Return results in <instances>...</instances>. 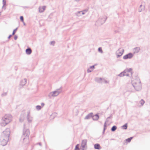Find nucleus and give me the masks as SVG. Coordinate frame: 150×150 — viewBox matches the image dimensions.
Listing matches in <instances>:
<instances>
[{"instance_id":"1","label":"nucleus","mask_w":150,"mask_h":150,"mask_svg":"<svg viewBox=\"0 0 150 150\" xmlns=\"http://www.w3.org/2000/svg\"><path fill=\"white\" fill-rule=\"evenodd\" d=\"M10 134V131L9 129H6L3 132L0 139L1 143L2 146L7 144Z\"/></svg>"},{"instance_id":"2","label":"nucleus","mask_w":150,"mask_h":150,"mask_svg":"<svg viewBox=\"0 0 150 150\" xmlns=\"http://www.w3.org/2000/svg\"><path fill=\"white\" fill-rule=\"evenodd\" d=\"M132 85L135 90L137 91H140L142 88V84L140 79L137 78L132 81Z\"/></svg>"},{"instance_id":"3","label":"nucleus","mask_w":150,"mask_h":150,"mask_svg":"<svg viewBox=\"0 0 150 150\" xmlns=\"http://www.w3.org/2000/svg\"><path fill=\"white\" fill-rule=\"evenodd\" d=\"M12 117L9 115H5L3 118V121L1 124L2 126H5L7 124L10 122L11 120Z\"/></svg>"},{"instance_id":"4","label":"nucleus","mask_w":150,"mask_h":150,"mask_svg":"<svg viewBox=\"0 0 150 150\" xmlns=\"http://www.w3.org/2000/svg\"><path fill=\"white\" fill-rule=\"evenodd\" d=\"M86 142L87 140H83L81 144V147L79 148V145L78 144L76 146L74 150H84L83 148L86 145Z\"/></svg>"},{"instance_id":"5","label":"nucleus","mask_w":150,"mask_h":150,"mask_svg":"<svg viewBox=\"0 0 150 150\" xmlns=\"http://www.w3.org/2000/svg\"><path fill=\"white\" fill-rule=\"evenodd\" d=\"M124 52V50L122 48H120L117 52V54L118 56H121Z\"/></svg>"},{"instance_id":"6","label":"nucleus","mask_w":150,"mask_h":150,"mask_svg":"<svg viewBox=\"0 0 150 150\" xmlns=\"http://www.w3.org/2000/svg\"><path fill=\"white\" fill-rule=\"evenodd\" d=\"M145 5L144 3H142L140 5L138 9V11L139 12H142L144 10Z\"/></svg>"},{"instance_id":"7","label":"nucleus","mask_w":150,"mask_h":150,"mask_svg":"<svg viewBox=\"0 0 150 150\" xmlns=\"http://www.w3.org/2000/svg\"><path fill=\"white\" fill-rule=\"evenodd\" d=\"M140 48L139 47H136L133 50V54H135L137 53L139 51Z\"/></svg>"},{"instance_id":"8","label":"nucleus","mask_w":150,"mask_h":150,"mask_svg":"<svg viewBox=\"0 0 150 150\" xmlns=\"http://www.w3.org/2000/svg\"><path fill=\"white\" fill-rule=\"evenodd\" d=\"M131 57V53L125 55L123 57V58L124 59H126L128 58H130Z\"/></svg>"},{"instance_id":"9","label":"nucleus","mask_w":150,"mask_h":150,"mask_svg":"<svg viewBox=\"0 0 150 150\" xmlns=\"http://www.w3.org/2000/svg\"><path fill=\"white\" fill-rule=\"evenodd\" d=\"M45 8L46 7L45 6H42L40 7L39 8V11L40 12H43L45 10Z\"/></svg>"},{"instance_id":"10","label":"nucleus","mask_w":150,"mask_h":150,"mask_svg":"<svg viewBox=\"0 0 150 150\" xmlns=\"http://www.w3.org/2000/svg\"><path fill=\"white\" fill-rule=\"evenodd\" d=\"M94 147L96 149H100L101 148L100 145L98 144H95L94 145Z\"/></svg>"},{"instance_id":"11","label":"nucleus","mask_w":150,"mask_h":150,"mask_svg":"<svg viewBox=\"0 0 150 150\" xmlns=\"http://www.w3.org/2000/svg\"><path fill=\"white\" fill-rule=\"evenodd\" d=\"M25 52L27 54H30L32 53V50L30 48H28L26 49Z\"/></svg>"},{"instance_id":"12","label":"nucleus","mask_w":150,"mask_h":150,"mask_svg":"<svg viewBox=\"0 0 150 150\" xmlns=\"http://www.w3.org/2000/svg\"><path fill=\"white\" fill-rule=\"evenodd\" d=\"M145 102L142 99L139 102V106H142L144 103Z\"/></svg>"},{"instance_id":"13","label":"nucleus","mask_w":150,"mask_h":150,"mask_svg":"<svg viewBox=\"0 0 150 150\" xmlns=\"http://www.w3.org/2000/svg\"><path fill=\"white\" fill-rule=\"evenodd\" d=\"M99 116L97 115H96L93 116V120H96L98 119Z\"/></svg>"},{"instance_id":"14","label":"nucleus","mask_w":150,"mask_h":150,"mask_svg":"<svg viewBox=\"0 0 150 150\" xmlns=\"http://www.w3.org/2000/svg\"><path fill=\"white\" fill-rule=\"evenodd\" d=\"M131 140V138H129L126 139L124 141L125 142V144H127L128 142H129Z\"/></svg>"},{"instance_id":"15","label":"nucleus","mask_w":150,"mask_h":150,"mask_svg":"<svg viewBox=\"0 0 150 150\" xmlns=\"http://www.w3.org/2000/svg\"><path fill=\"white\" fill-rule=\"evenodd\" d=\"M51 94L53 96H56L58 94V93L57 92L55 91L51 93Z\"/></svg>"},{"instance_id":"16","label":"nucleus","mask_w":150,"mask_h":150,"mask_svg":"<svg viewBox=\"0 0 150 150\" xmlns=\"http://www.w3.org/2000/svg\"><path fill=\"white\" fill-rule=\"evenodd\" d=\"M26 83V79H24L23 80L22 82H21V85H25Z\"/></svg>"},{"instance_id":"17","label":"nucleus","mask_w":150,"mask_h":150,"mask_svg":"<svg viewBox=\"0 0 150 150\" xmlns=\"http://www.w3.org/2000/svg\"><path fill=\"white\" fill-rule=\"evenodd\" d=\"M117 129V127L116 126H114L112 127L111 129V130L112 131H114Z\"/></svg>"},{"instance_id":"18","label":"nucleus","mask_w":150,"mask_h":150,"mask_svg":"<svg viewBox=\"0 0 150 150\" xmlns=\"http://www.w3.org/2000/svg\"><path fill=\"white\" fill-rule=\"evenodd\" d=\"M122 127L124 129H126L127 127V125H125L122 126Z\"/></svg>"},{"instance_id":"19","label":"nucleus","mask_w":150,"mask_h":150,"mask_svg":"<svg viewBox=\"0 0 150 150\" xmlns=\"http://www.w3.org/2000/svg\"><path fill=\"white\" fill-rule=\"evenodd\" d=\"M98 51L100 53H102L103 52V51L101 47L99 48L98 49Z\"/></svg>"},{"instance_id":"20","label":"nucleus","mask_w":150,"mask_h":150,"mask_svg":"<svg viewBox=\"0 0 150 150\" xmlns=\"http://www.w3.org/2000/svg\"><path fill=\"white\" fill-rule=\"evenodd\" d=\"M20 19L21 21L24 23V20H23V17L22 16H21L20 17Z\"/></svg>"},{"instance_id":"21","label":"nucleus","mask_w":150,"mask_h":150,"mask_svg":"<svg viewBox=\"0 0 150 150\" xmlns=\"http://www.w3.org/2000/svg\"><path fill=\"white\" fill-rule=\"evenodd\" d=\"M36 108L38 110H39L41 109V107L40 106H37L36 107Z\"/></svg>"},{"instance_id":"22","label":"nucleus","mask_w":150,"mask_h":150,"mask_svg":"<svg viewBox=\"0 0 150 150\" xmlns=\"http://www.w3.org/2000/svg\"><path fill=\"white\" fill-rule=\"evenodd\" d=\"M17 30V29H16L14 30L13 32V33H12V35H14L15 33V32H16V31Z\"/></svg>"},{"instance_id":"23","label":"nucleus","mask_w":150,"mask_h":150,"mask_svg":"<svg viewBox=\"0 0 150 150\" xmlns=\"http://www.w3.org/2000/svg\"><path fill=\"white\" fill-rule=\"evenodd\" d=\"M3 3L4 5V6H5L6 4V0H3Z\"/></svg>"},{"instance_id":"24","label":"nucleus","mask_w":150,"mask_h":150,"mask_svg":"<svg viewBox=\"0 0 150 150\" xmlns=\"http://www.w3.org/2000/svg\"><path fill=\"white\" fill-rule=\"evenodd\" d=\"M85 11H81V12H79V13H81L82 14H84L85 13L84 12H85Z\"/></svg>"},{"instance_id":"25","label":"nucleus","mask_w":150,"mask_h":150,"mask_svg":"<svg viewBox=\"0 0 150 150\" xmlns=\"http://www.w3.org/2000/svg\"><path fill=\"white\" fill-rule=\"evenodd\" d=\"M17 38V37L16 36H15L14 37V39L15 40H16Z\"/></svg>"},{"instance_id":"26","label":"nucleus","mask_w":150,"mask_h":150,"mask_svg":"<svg viewBox=\"0 0 150 150\" xmlns=\"http://www.w3.org/2000/svg\"><path fill=\"white\" fill-rule=\"evenodd\" d=\"M91 68H92V69H94V67L93 66H92L91 67Z\"/></svg>"},{"instance_id":"27","label":"nucleus","mask_w":150,"mask_h":150,"mask_svg":"<svg viewBox=\"0 0 150 150\" xmlns=\"http://www.w3.org/2000/svg\"><path fill=\"white\" fill-rule=\"evenodd\" d=\"M11 37V35H10L8 37V38H10Z\"/></svg>"},{"instance_id":"28","label":"nucleus","mask_w":150,"mask_h":150,"mask_svg":"<svg viewBox=\"0 0 150 150\" xmlns=\"http://www.w3.org/2000/svg\"><path fill=\"white\" fill-rule=\"evenodd\" d=\"M75 0L76 1H79V0Z\"/></svg>"},{"instance_id":"29","label":"nucleus","mask_w":150,"mask_h":150,"mask_svg":"<svg viewBox=\"0 0 150 150\" xmlns=\"http://www.w3.org/2000/svg\"><path fill=\"white\" fill-rule=\"evenodd\" d=\"M1 13L0 12V15H1Z\"/></svg>"},{"instance_id":"30","label":"nucleus","mask_w":150,"mask_h":150,"mask_svg":"<svg viewBox=\"0 0 150 150\" xmlns=\"http://www.w3.org/2000/svg\"><path fill=\"white\" fill-rule=\"evenodd\" d=\"M42 105H43V106H44V104H42Z\"/></svg>"},{"instance_id":"31","label":"nucleus","mask_w":150,"mask_h":150,"mask_svg":"<svg viewBox=\"0 0 150 150\" xmlns=\"http://www.w3.org/2000/svg\"><path fill=\"white\" fill-rule=\"evenodd\" d=\"M42 105H43V106H44V104H42Z\"/></svg>"}]
</instances>
